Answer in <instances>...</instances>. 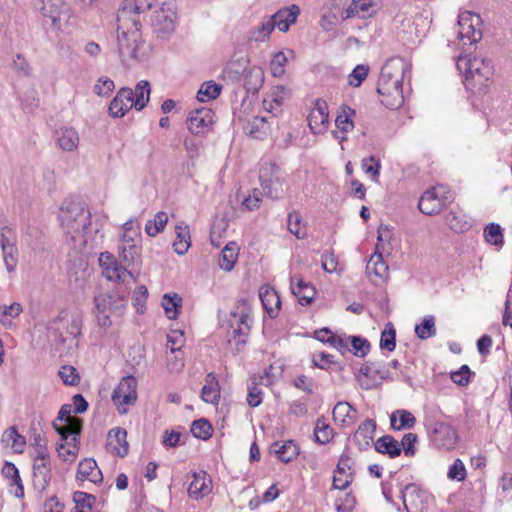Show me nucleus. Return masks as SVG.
Here are the masks:
<instances>
[{"label":"nucleus","instance_id":"obj_2","mask_svg":"<svg viewBox=\"0 0 512 512\" xmlns=\"http://www.w3.org/2000/svg\"><path fill=\"white\" fill-rule=\"evenodd\" d=\"M408 71L409 66L399 58L390 59L382 66L377 92L382 97V104L387 108L394 110L403 105V80Z\"/></svg>","mask_w":512,"mask_h":512},{"label":"nucleus","instance_id":"obj_47","mask_svg":"<svg viewBox=\"0 0 512 512\" xmlns=\"http://www.w3.org/2000/svg\"><path fill=\"white\" fill-rule=\"evenodd\" d=\"M333 428L326 423L324 417L316 420L314 428V439L319 444H327L333 438Z\"/></svg>","mask_w":512,"mask_h":512},{"label":"nucleus","instance_id":"obj_34","mask_svg":"<svg viewBox=\"0 0 512 512\" xmlns=\"http://www.w3.org/2000/svg\"><path fill=\"white\" fill-rule=\"evenodd\" d=\"M120 259L129 266L133 264L139 257L140 248L133 242V239L126 234L123 235L121 244L119 245Z\"/></svg>","mask_w":512,"mask_h":512},{"label":"nucleus","instance_id":"obj_28","mask_svg":"<svg viewBox=\"0 0 512 512\" xmlns=\"http://www.w3.org/2000/svg\"><path fill=\"white\" fill-rule=\"evenodd\" d=\"M376 422L373 419H366L361 423L354 433L353 441L360 450H366L370 447L376 431Z\"/></svg>","mask_w":512,"mask_h":512},{"label":"nucleus","instance_id":"obj_57","mask_svg":"<svg viewBox=\"0 0 512 512\" xmlns=\"http://www.w3.org/2000/svg\"><path fill=\"white\" fill-rule=\"evenodd\" d=\"M371 0H356L353 1L352 5L347 9V17L359 16L361 18H366L371 15L369 12L372 7Z\"/></svg>","mask_w":512,"mask_h":512},{"label":"nucleus","instance_id":"obj_11","mask_svg":"<svg viewBox=\"0 0 512 512\" xmlns=\"http://www.w3.org/2000/svg\"><path fill=\"white\" fill-rule=\"evenodd\" d=\"M389 377V370L384 362H365L357 375L360 386L370 390L379 386L383 380Z\"/></svg>","mask_w":512,"mask_h":512},{"label":"nucleus","instance_id":"obj_36","mask_svg":"<svg viewBox=\"0 0 512 512\" xmlns=\"http://www.w3.org/2000/svg\"><path fill=\"white\" fill-rule=\"evenodd\" d=\"M78 132L71 127H63L57 132V144L64 151H74L79 144Z\"/></svg>","mask_w":512,"mask_h":512},{"label":"nucleus","instance_id":"obj_8","mask_svg":"<svg viewBox=\"0 0 512 512\" xmlns=\"http://www.w3.org/2000/svg\"><path fill=\"white\" fill-rule=\"evenodd\" d=\"M451 197L446 195L443 186H436L426 190L418 201V209L425 215L439 214L450 202Z\"/></svg>","mask_w":512,"mask_h":512},{"label":"nucleus","instance_id":"obj_56","mask_svg":"<svg viewBox=\"0 0 512 512\" xmlns=\"http://www.w3.org/2000/svg\"><path fill=\"white\" fill-rule=\"evenodd\" d=\"M379 346L382 350L392 352L396 347V330L392 323H388L381 333Z\"/></svg>","mask_w":512,"mask_h":512},{"label":"nucleus","instance_id":"obj_16","mask_svg":"<svg viewBox=\"0 0 512 512\" xmlns=\"http://www.w3.org/2000/svg\"><path fill=\"white\" fill-rule=\"evenodd\" d=\"M328 105L325 100L318 98L308 115V126L315 135L323 134L329 123Z\"/></svg>","mask_w":512,"mask_h":512},{"label":"nucleus","instance_id":"obj_41","mask_svg":"<svg viewBox=\"0 0 512 512\" xmlns=\"http://www.w3.org/2000/svg\"><path fill=\"white\" fill-rule=\"evenodd\" d=\"M175 233L176 238L172 243L173 249L178 255H184L191 246L189 227L186 225H176Z\"/></svg>","mask_w":512,"mask_h":512},{"label":"nucleus","instance_id":"obj_6","mask_svg":"<svg viewBox=\"0 0 512 512\" xmlns=\"http://www.w3.org/2000/svg\"><path fill=\"white\" fill-rule=\"evenodd\" d=\"M403 508L406 512H426L434 496L417 483H409L401 490Z\"/></svg>","mask_w":512,"mask_h":512},{"label":"nucleus","instance_id":"obj_9","mask_svg":"<svg viewBox=\"0 0 512 512\" xmlns=\"http://www.w3.org/2000/svg\"><path fill=\"white\" fill-rule=\"evenodd\" d=\"M252 317L250 308L243 306L231 311L229 326L232 330L231 337L236 340V345L246 344L251 330Z\"/></svg>","mask_w":512,"mask_h":512},{"label":"nucleus","instance_id":"obj_52","mask_svg":"<svg viewBox=\"0 0 512 512\" xmlns=\"http://www.w3.org/2000/svg\"><path fill=\"white\" fill-rule=\"evenodd\" d=\"M313 365L319 369L328 370L333 369L336 371H342L343 365L334 360V356L325 352H321L318 355L313 356Z\"/></svg>","mask_w":512,"mask_h":512},{"label":"nucleus","instance_id":"obj_24","mask_svg":"<svg viewBox=\"0 0 512 512\" xmlns=\"http://www.w3.org/2000/svg\"><path fill=\"white\" fill-rule=\"evenodd\" d=\"M299 14L300 8L292 4L289 7L279 9L271 18L279 31L287 32L290 26L297 21Z\"/></svg>","mask_w":512,"mask_h":512},{"label":"nucleus","instance_id":"obj_17","mask_svg":"<svg viewBox=\"0 0 512 512\" xmlns=\"http://www.w3.org/2000/svg\"><path fill=\"white\" fill-rule=\"evenodd\" d=\"M214 113L209 108H200L189 113L187 125L194 135L207 134L213 124Z\"/></svg>","mask_w":512,"mask_h":512},{"label":"nucleus","instance_id":"obj_39","mask_svg":"<svg viewBox=\"0 0 512 512\" xmlns=\"http://www.w3.org/2000/svg\"><path fill=\"white\" fill-rule=\"evenodd\" d=\"M415 423L416 418L414 415L404 409H398L394 411L390 416L391 428L396 431H400L402 429H410L414 427Z\"/></svg>","mask_w":512,"mask_h":512},{"label":"nucleus","instance_id":"obj_48","mask_svg":"<svg viewBox=\"0 0 512 512\" xmlns=\"http://www.w3.org/2000/svg\"><path fill=\"white\" fill-rule=\"evenodd\" d=\"M287 227L289 232L298 239H303L307 235L306 226L302 222L300 213L296 210L288 214Z\"/></svg>","mask_w":512,"mask_h":512},{"label":"nucleus","instance_id":"obj_51","mask_svg":"<svg viewBox=\"0 0 512 512\" xmlns=\"http://www.w3.org/2000/svg\"><path fill=\"white\" fill-rule=\"evenodd\" d=\"M221 90V85L215 83L214 81H206L201 85L197 93V99L200 102L214 100L220 95Z\"/></svg>","mask_w":512,"mask_h":512},{"label":"nucleus","instance_id":"obj_59","mask_svg":"<svg viewBox=\"0 0 512 512\" xmlns=\"http://www.w3.org/2000/svg\"><path fill=\"white\" fill-rule=\"evenodd\" d=\"M58 375L65 385L76 386L80 382V376L77 369L70 365H63L58 371Z\"/></svg>","mask_w":512,"mask_h":512},{"label":"nucleus","instance_id":"obj_37","mask_svg":"<svg viewBox=\"0 0 512 512\" xmlns=\"http://www.w3.org/2000/svg\"><path fill=\"white\" fill-rule=\"evenodd\" d=\"M201 398L204 402L211 404H217L220 399L219 383L213 372L206 376V384L201 390Z\"/></svg>","mask_w":512,"mask_h":512},{"label":"nucleus","instance_id":"obj_61","mask_svg":"<svg viewBox=\"0 0 512 512\" xmlns=\"http://www.w3.org/2000/svg\"><path fill=\"white\" fill-rule=\"evenodd\" d=\"M25 242L34 250L40 249L44 244V235L37 227L29 226L25 233Z\"/></svg>","mask_w":512,"mask_h":512},{"label":"nucleus","instance_id":"obj_60","mask_svg":"<svg viewBox=\"0 0 512 512\" xmlns=\"http://www.w3.org/2000/svg\"><path fill=\"white\" fill-rule=\"evenodd\" d=\"M237 259V253L235 248L226 245L221 252V258L219 260V266L225 271H231L234 268Z\"/></svg>","mask_w":512,"mask_h":512},{"label":"nucleus","instance_id":"obj_62","mask_svg":"<svg viewBox=\"0 0 512 512\" xmlns=\"http://www.w3.org/2000/svg\"><path fill=\"white\" fill-rule=\"evenodd\" d=\"M348 340L352 346L354 355L364 357L369 353L371 345L367 339L360 336H349Z\"/></svg>","mask_w":512,"mask_h":512},{"label":"nucleus","instance_id":"obj_31","mask_svg":"<svg viewBox=\"0 0 512 512\" xmlns=\"http://www.w3.org/2000/svg\"><path fill=\"white\" fill-rule=\"evenodd\" d=\"M366 273L368 276L374 275L377 280H374L375 284L378 282H384L388 277V265L383 260L381 254H374L366 265Z\"/></svg>","mask_w":512,"mask_h":512},{"label":"nucleus","instance_id":"obj_58","mask_svg":"<svg viewBox=\"0 0 512 512\" xmlns=\"http://www.w3.org/2000/svg\"><path fill=\"white\" fill-rule=\"evenodd\" d=\"M3 261L8 272H13L18 262V249L15 244L1 247Z\"/></svg>","mask_w":512,"mask_h":512},{"label":"nucleus","instance_id":"obj_46","mask_svg":"<svg viewBox=\"0 0 512 512\" xmlns=\"http://www.w3.org/2000/svg\"><path fill=\"white\" fill-rule=\"evenodd\" d=\"M435 317L428 315L423 318L420 324L415 325V334L421 340H427L436 335Z\"/></svg>","mask_w":512,"mask_h":512},{"label":"nucleus","instance_id":"obj_27","mask_svg":"<svg viewBox=\"0 0 512 512\" xmlns=\"http://www.w3.org/2000/svg\"><path fill=\"white\" fill-rule=\"evenodd\" d=\"M270 452L274 453L283 463H290L298 457L300 448L293 440H286L282 444L277 441L271 445Z\"/></svg>","mask_w":512,"mask_h":512},{"label":"nucleus","instance_id":"obj_13","mask_svg":"<svg viewBox=\"0 0 512 512\" xmlns=\"http://www.w3.org/2000/svg\"><path fill=\"white\" fill-rule=\"evenodd\" d=\"M458 37L467 39L470 44L477 43L482 38L480 29L481 18L478 14L464 11L458 16Z\"/></svg>","mask_w":512,"mask_h":512},{"label":"nucleus","instance_id":"obj_43","mask_svg":"<svg viewBox=\"0 0 512 512\" xmlns=\"http://www.w3.org/2000/svg\"><path fill=\"white\" fill-rule=\"evenodd\" d=\"M447 225L457 233H463L471 228L470 222L462 211L451 210L445 216Z\"/></svg>","mask_w":512,"mask_h":512},{"label":"nucleus","instance_id":"obj_14","mask_svg":"<svg viewBox=\"0 0 512 512\" xmlns=\"http://www.w3.org/2000/svg\"><path fill=\"white\" fill-rule=\"evenodd\" d=\"M98 261L103 276L109 281L124 282L126 275L133 277V274L119 264L114 255L107 251L100 253Z\"/></svg>","mask_w":512,"mask_h":512},{"label":"nucleus","instance_id":"obj_30","mask_svg":"<svg viewBox=\"0 0 512 512\" xmlns=\"http://www.w3.org/2000/svg\"><path fill=\"white\" fill-rule=\"evenodd\" d=\"M80 435L68 434L60 436L62 443L58 445L57 451L59 456L68 462H73L78 454V442Z\"/></svg>","mask_w":512,"mask_h":512},{"label":"nucleus","instance_id":"obj_12","mask_svg":"<svg viewBox=\"0 0 512 512\" xmlns=\"http://www.w3.org/2000/svg\"><path fill=\"white\" fill-rule=\"evenodd\" d=\"M73 406L63 404L58 412L56 420L53 422V428L60 435H80L83 427L81 418L72 416Z\"/></svg>","mask_w":512,"mask_h":512},{"label":"nucleus","instance_id":"obj_42","mask_svg":"<svg viewBox=\"0 0 512 512\" xmlns=\"http://www.w3.org/2000/svg\"><path fill=\"white\" fill-rule=\"evenodd\" d=\"M355 114V110L347 105H341L339 107V111L335 119V125L342 133H347L353 130V117Z\"/></svg>","mask_w":512,"mask_h":512},{"label":"nucleus","instance_id":"obj_3","mask_svg":"<svg viewBox=\"0 0 512 512\" xmlns=\"http://www.w3.org/2000/svg\"><path fill=\"white\" fill-rule=\"evenodd\" d=\"M47 328L58 344H67L69 348L77 347L78 338L82 336L83 315L77 311L63 309L48 323Z\"/></svg>","mask_w":512,"mask_h":512},{"label":"nucleus","instance_id":"obj_18","mask_svg":"<svg viewBox=\"0 0 512 512\" xmlns=\"http://www.w3.org/2000/svg\"><path fill=\"white\" fill-rule=\"evenodd\" d=\"M133 90L129 87L121 88L109 105V115L113 118H122L132 108Z\"/></svg>","mask_w":512,"mask_h":512},{"label":"nucleus","instance_id":"obj_26","mask_svg":"<svg viewBox=\"0 0 512 512\" xmlns=\"http://www.w3.org/2000/svg\"><path fill=\"white\" fill-rule=\"evenodd\" d=\"M290 286L292 293L298 298L301 305L305 306L313 302L316 296V289L310 282L292 277Z\"/></svg>","mask_w":512,"mask_h":512},{"label":"nucleus","instance_id":"obj_53","mask_svg":"<svg viewBox=\"0 0 512 512\" xmlns=\"http://www.w3.org/2000/svg\"><path fill=\"white\" fill-rule=\"evenodd\" d=\"M483 236L485 240L491 245L501 247L504 244L502 228L497 223L492 222L487 224L484 228Z\"/></svg>","mask_w":512,"mask_h":512},{"label":"nucleus","instance_id":"obj_54","mask_svg":"<svg viewBox=\"0 0 512 512\" xmlns=\"http://www.w3.org/2000/svg\"><path fill=\"white\" fill-rule=\"evenodd\" d=\"M191 433L195 438L208 440L213 433V427L205 418H200L192 422Z\"/></svg>","mask_w":512,"mask_h":512},{"label":"nucleus","instance_id":"obj_49","mask_svg":"<svg viewBox=\"0 0 512 512\" xmlns=\"http://www.w3.org/2000/svg\"><path fill=\"white\" fill-rule=\"evenodd\" d=\"M161 304L166 316L169 319H176L179 313V309L182 306V298L176 293L173 296L165 294L162 298Z\"/></svg>","mask_w":512,"mask_h":512},{"label":"nucleus","instance_id":"obj_20","mask_svg":"<svg viewBox=\"0 0 512 512\" xmlns=\"http://www.w3.org/2000/svg\"><path fill=\"white\" fill-rule=\"evenodd\" d=\"M126 438L127 432L124 428L116 427L110 430L107 437V446L109 451L119 457L126 456L129 449Z\"/></svg>","mask_w":512,"mask_h":512},{"label":"nucleus","instance_id":"obj_45","mask_svg":"<svg viewBox=\"0 0 512 512\" xmlns=\"http://www.w3.org/2000/svg\"><path fill=\"white\" fill-rule=\"evenodd\" d=\"M1 441L7 446H11L17 453H22L26 445L25 437L18 433L15 426H11L3 432Z\"/></svg>","mask_w":512,"mask_h":512},{"label":"nucleus","instance_id":"obj_44","mask_svg":"<svg viewBox=\"0 0 512 512\" xmlns=\"http://www.w3.org/2000/svg\"><path fill=\"white\" fill-rule=\"evenodd\" d=\"M150 83L146 80H141L137 83L135 91H133L132 104L135 109L140 111L146 107L150 99Z\"/></svg>","mask_w":512,"mask_h":512},{"label":"nucleus","instance_id":"obj_38","mask_svg":"<svg viewBox=\"0 0 512 512\" xmlns=\"http://www.w3.org/2000/svg\"><path fill=\"white\" fill-rule=\"evenodd\" d=\"M259 297L264 309L270 317H276L280 310L281 300L278 293L273 289L260 290Z\"/></svg>","mask_w":512,"mask_h":512},{"label":"nucleus","instance_id":"obj_22","mask_svg":"<svg viewBox=\"0 0 512 512\" xmlns=\"http://www.w3.org/2000/svg\"><path fill=\"white\" fill-rule=\"evenodd\" d=\"M51 463L33 462L32 466V483L34 489L43 493L51 482Z\"/></svg>","mask_w":512,"mask_h":512},{"label":"nucleus","instance_id":"obj_21","mask_svg":"<svg viewBox=\"0 0 512 512\" xmlns=\"http://www.w3.org/2000/svg\"><path fill=\"white\" fill-rule=\"evenodd\" d=\"M290 97V91L285 86H275L263 100L264 108L277 116L282 111V106Z\"/></svg>","mask_w":512,"mask_h":512},{"label":"nucleus","instance_id":"obj_55","mask_svg":"<svg viewBox=\"0 0 512 512\" xmlns=\"http://www.w3.org/2000/svg\"><path fill=\"white\" fill-rule=\"evenodd\" d=\"M73 501L76 512H92L96 498L86 492L76 491L73 494Z\"/></svg>","mask_w":512,"mask_h":512},{"label":"nucleus","instance_id":"obj_35","mask_svg":"<svg viewBox=\"0 0 512 512\" xmlns=\"http://www.w3.org/2000/svg\"><path fill=\"white\" fill-rule=\"evenodd\" d=\"M264 82V72L258 66H253L244 74V88L248 94H256Z\"/></svg>","mask_w":512,"mask_h":512},{"label":"nucleus","instance_id":"obj_63","mask_svg":"<svg viewBox=\"0 0 512 512\" xmlns=\"http://www.w3.org/2000/svg\"><path fill=\"white\" fill-rule=\"evenodd\" d=\"M369 69L370 68L368 65H357L348 76L349 85L352 87H359L362 84V82L367 78Z\"/></svg>","mask_w":512,"mask_h":512},{"label":"nucleus","instance_id":"obj_32","mask_svg":"<svg viewBox=\"0 0 512 512\" xmlns=\"http://www.w3.org/2000/svg\"><path fill=\"white\" fill-rule=\"evenodd\" d=\"M333 418L342 426H350L357 419V410L348 402H338L333 409Z\"/></svg>","mask_w":512,"mask_h":512},{"label":"nucleus","instance_id":"obj_23","mask_svg":"<svg viewBox=\"0 0 512 512\" xmlns=\"http://www.w3.org/2000/svg\"><path fill=\"white\" fill-rule=\"evenodd\" d=\"M123 301L109 294H100L94 297V310L96 313L122 314L125 309Z\"/></svg>","mask_w":512,"mask_h":512},{"label":"nucleus","instance_id":"obj_25","mask_svg":"<svg viewBox=\"0 0 512 512\" xmlns=\"http://www.w3.org/2000/svg\"><path fill=\"white\" fill-rule=\"evenodd\" d=\"M192 477L193 480L188 487V494L191 498L196 500L202 499L211 492V479L206 472H194Z\"/></svg>","mask_w":512,"mask_h":512},{"label":"nucleus","instance_id":"obj_29","mask_svg":"<svg viewBox=\"0 0 512 512\" xmlns=\"http://www.w3.org/2000/svg\"><path fill=\"white\" fill-rule=\"evenodd\" d=\"M77 479L81 481L89 480L94 484L102 482V473L94 459L86 458L79 463Z\"/></svg>","mask_w":512,"mask_h":512},{"label":"nucleus","instance_id":"obj_10","mask_svg":"<svg viewBox=\"0 0 512 512\" xmlns=\"http://www.w3.org/2000/svg\"><path fill=\"white\" fill-rule=\"evenodd\" d=\"M137 400V380L133 376H125L114 389L112 401L117 406L120 414L128 412V405H133Z\"/></svg>","mask_w":512,"mask_h":512},{"label":"nucleus","instance_id":"obj_40","mask_svg":"<svg viewBox=\"0 0 512 512\" xmlns=\"http://www.w3.org/2000/svg\"><path fill=\"white\" fill-rule=\"evenodd\" d=\"M246 64L247 61L243 58L236 61H230L223 69V79L232 83L239 81L244 77V74L248 70Z\"/></svg>","mask_w":512,"mask_h":512},{"label":"nucleus","instance_id":"obj_50","mask_svg":"<svg viewBox=\"0 0 512 512\" xmlns=\"http://www.w3.org/2000/svg\"><path fill=\"white\" fill-rule=\"evenodd\" d=\"M168 222V215L164 211H159L154 216L153 220L147 221L145 225V232L151 236L155 237L160 232H162Z\"/></svg>","mask_w":512,"mask_h":512},{"label":"nucleus","instance_id":"obj_5","mask_svg":"<svg viewBox=\"0 0 512 512\" xmlns=\"http://www.w3.org/2000/svg\"><path fill=\"white\" fill-rule=\"evenodd\" d=\"M470 68L464 79L466 89L473 93H485L494 75L491 61L487 58L473 57Z\"/></svg>","mask_w":512,"mask_h":512},{"label":"nucleus","instance_id":"obj_19","mask_svg":"<svg viewBox=\"0 0 512 512\" xmlns=\"http://www.w3.org/2000/svg\"><path fill=\"white\" fill-rule=\"evenodd\" d=\"M152 25L158 37L165 38L174 31L175 13L169 9L161 8L155 12Z\"/></svg>","mask_w":512,"mask_h":512},{"label":"nucleus","instance_id":"obj_33","mask_svg":"<svg viewBox=\"0 0 512 512\" xmlns=\"http://www.w3.org/2000/svg\"><path fill=\"white\" fill-rule=\"evenodd\" d=\"M374 448L378 453L388 455L390 458H396L402 452L400 443L391 435L378 438L374 443Z\"/></svg>","mask_w":512,"mask_h":512},{"label":"nucleus","instance_id":"obj_4","mask_svg":"<svg viewBox=\"0 0 512 512\" xmlns=\"http://www.w3.org/2000/svg\"><path fill=\"white\" fill-rule=\"evenodd\" d=\"M90 217V211L80 201H65L59 214L61 226L72 240L87 234L91 224Z\"/></svg>","mask_w":512,"mask_h":512},{"label":"nucleus","instance_id":"obj_7","mask_svg":"<svg viewBox=\"0 0 512 512\" xmlns=\"http://www.w3.org/2000/svg\"><path fill=\"white\" fill-rule=\"evenodd\" d=\"M259 181L265 196L272 200L282 198L285 179L281 175L278 165L271 163L268 167L262 168L259 174Z\"/></svg>","mask_w":512,"mask_h":512},{"label":"nucleus","instance_id":"obj_64","mask_svg":"<svg viewBox=\"0 0 512 512\" xmlns=\"http://www.w3.org/2000/svg\"><path fill=\"white\" fill-rule=\"evenodd\" d=\"M356 505V497L352 492H347L335 500V509L337 512H352Z\"/></svg>","mask_w":512,"mask_h":512},{"label":"nucleus","instance_id":"obj_15","mask_svg":"<svg viewBox=\"0 0 512 512\" xmlns=\"http://www.w3.org/2000/svg\"><path fill=\"white\" fill-rule=\"evenodd\" d=\"M458 439L454 427L448 423L436 422L430 433V440L437 448L449 450L452 449Z\"/></svg>","mask_w":512,"mask_h":512},{"label":"nucleus","instance_id":"obj_1","mask_svg":"<svg viewBox=\"0 0 512 512\" xmlns=\"http://www.w3.org/2000/svg\"><path fill=\"white\" fill-rule=\"evenodd\" d=\"M154 0H123L117 13V45L122 62L137 58L141 40V15L149 11Z\"/></svg>","mask_w":512,"mask_h":512}]
</instances>
